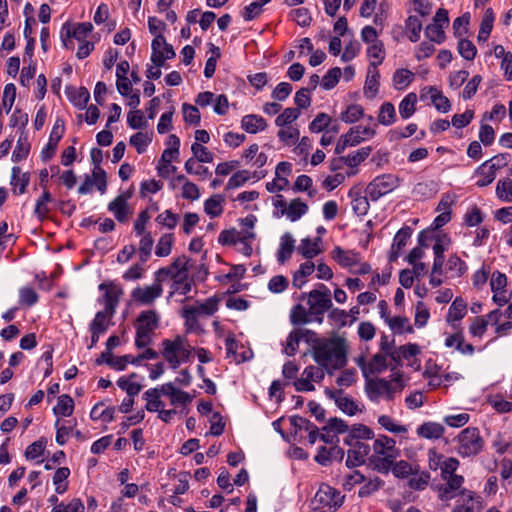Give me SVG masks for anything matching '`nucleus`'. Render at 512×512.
<instances>
[{"instance_id": "obj_11", "label": "nucleus", "mask_w": 512, "mask_h": 512, "mask_svg": "<svg viewBox=\"0 0 512 512\" xmlns=\"http://www.w3.org/2000/svg\"><path fill=\"white\" fill-rule=\"evenodd\" d=\"M159 353L151 348L146 349L143 353L134 357L132 355H123L116 358L115 369L118 371L125 370L128 363L139 364L143 360L157 359Z\"/></svg>"}, {"instance_id": "obj_8", "label": "nucleus", "mask_w": 512, "mask_h": 512, "mask_svg": "<svg viewBox=\"0 0 512 512\" xmlns=\"http://www.w3.org/2000/svg\"><path fill=\"white\" fill-rule=\"evenodd\" d=\"M162 286L160 283H154L151 286L146 287H136L132 291V298L144 305L152 304L156 298L160 297L162 294Z\"/></svg>"}, {"instance_id": "obj_1", "label": "nucleus", "mask_w": 512, "mask_h": 512, "mask_svg": "<svg viewBox=\"0 0 512 512\" xmlns=\"http://www.w3.org/2000/svg\"><path fill=\"white\" fill-rule=\"evenodd\" d=\"M347 352L346 339L336 337L314 346L313 358L321 367L341 369L347 365Z\"/></svg>"}, {"instance_id": "obj_17", "label": "nucleus", "mask_w": 512, "mask_h": 512, "mask_svg": "<svg viewBox=\"0 0 512 512\" xmlns=\"http://www.w3.org/2000/svg\"><path fill=\"white\" fill-rule=\"evenodd\" d=\"M396 457L397 453H389V455L385 456L375 455L371 456L369 461L374 470L382 474H388L392 470Z\"/></svg>"}, {"instance_id": "obj_55", "label": "nucleus", "mask_w": 512, "mask_h": 512, "mask_svg": "<svg viewBox=\"0 0 512 512\" xmlns=\"http://www.w3.org/2000/svg\"><path fill=\"white\" fill-rule=\"evenodd\" d=\"M368 56L377 59V62H371L370 66L376 68L384 60V45L381 41L375 42L367 50Z\"/></svg>"}, {"instance_id": "obj_54", "label": "nucleus", "mask_w": 512, "mask_h": 512, "mask_svg": "<svg viewBox=\"0 0 512 512\" xmlns=\"http://www.w3.org/2000/svg\"><path fill=\"white\" fill-rule=\"evenodd\" d=\"M127 123L132 129H140L147 126V121L141 110L130 111L127 115Z\"/></svg>"}, {"instance_id": "obj_57", "label": "nucleus", "mask_w": 512, "mask_h": 512, "mask_svg": "<svg viewBox=\"0 0 512 512\" xmlns=\"http://www.w3.org/2000/svg\"><path fill=\"white\" fill-rule=\"evenodd\" d=\"M413 476L409 479V487L413 490H423L429 483L430 473L422 472L421 474H412Z\"/></svg>"}, {"instance_id": "obj_21", "label": "nucleus", "mask_w": 512, "mask_h": 512, "mask_svg": "<svg viewBox=\"0 0 512 512\" xmlns=\"http://www.w3.org/2000/svg\"><path fill=\"white\" fill-rule=\"evenodd\" d=\"M396 442L394 439L386 436L380 435L373 444V450L378 456L389 455V453H397L398 451L395 447Z\"/></svg>"}, {"instance_id": "obj_53", "label": "nucleus", "mask_w": 512, "mask_h": 512, "mask_svg": "<svg viewBox=\"0 0 512 512\" xmlns=\"http://www.w3.org/2000/svg\"><path fill=\"white\" fill-rule=\"evenodd\" d=\"M38 301V294L33 288L24 287L19 291V302L21 305H26L28 307L33 306Z\"/></svg>"}, {"instance_id": "obj_13", "label": "nucleus", "mask_w": 512, "mask_h": 512, "mask_svg": "<svg viewBox=\"0 0 512 512\" xmlns=\"http://www.w3.org/2000/svg\"><path fill=\"white\" fill-rule=\"evenodd\" d=\"M446 484L438 487L439 498L442 501H448L454 497V492L459 490L464 482V478L461 475L449 476L445 479Z\"/></svg>"}, {"instance_id": "obj_23", "label": "nucleus", "mask_w": 512, "mask_h": 512, "mask_svg": "<svg viewBox=\"0 0 512 512\" xmlns=\"http://www.w3.org/2000/svg\"><path fill=\"white\" fill-rule=\"evenodd\" d=\"M308 211L306 203L302 202L299 198L293 199L288 208L282 210V214H286L291 221H297Z\"/></svg>"}, {"instance_id": "obj_41", "label": "nucleus", "mask_w": 512, "mask_h": 512, "mask_svg": "<svg viewBox=\"0 0 512 512\" xmlns=\"http://www.w3.org/2000/svg\"><path fill=\"white\" fill-rule=\"evenodd\" d=\"M21 174V169L18 166L12 168V180L11 184L15 187L19 186V194H23L26 191V187L29 184V175L27 173Z\"/></svg>"}, {"instance_id": "obj_35", "label": "nucleus", "mask_w": 512, "mask_h": 512, "mask_svg": "<svg viewBox=\"0 0 512 512\" xmlns=\"http://www.w3.org/2000/svg\"><path fill=\"white\" fill-rule=\"evenodd\" d=\"M414 79V73L408 69H397L393 75V83L396 89L407 87Z\"/></svg>"}, {"instance_id": "obj_40", "label": "nucleus", "mask_w": 512, "mask_h": 512, "mask_svg": "<svg viewBox=\"0 0 512 512\" xmlns=\"http://www.w3.org/2000/svg\"><path fill=\"white\" fill-rule=\"evenodd\" d=\"M371 151L372 147L370 146L362 147L355 153L345 156V164L350 167H356L370 155Z\"/></svg>"}, {"instance_id": "obj_52", "label": "nucleus", "mask_w": 512, "mask_h": 512, "mask_svg": "<svg viewBox=\"0 0 512 512\" xmlns=\"http://www.w3.org/2000/svg\"><path fill=\"white\" fill-rule=\"evenodd\" d=\"M184 121L193 125H198L201 120L200 112L196 106L184 103L182 105Z\"/></svg>"}, {"instance_id": "obj_34", "label": "nucleus", "mask_w": 512, "mask_h": 512, "mask_svg": "<svg viewBox=\"0 0 512 512\" xmlns=\"http://www.w3.org/2000/svg\"><path fill=\"white\" fill-rule=\"evenodd\" d=\"M224 198L221 195H213L209 199H207L204 203L205 212L211 217H218L222 214V202Z\"/></svg>"}, {"instance_id": "obj_6", "label": "nucleus", "mask_w": 512, "mask_h": 512, "mask_svg": "<svg viewBox=\"0 0 512 512\" xmlns=\"http://www.w3.org/2000/svg\"><path fill=\"white\" fill-rule=\"evenodd\" d=\"M344 496L331 486L322 484L318 489L314 502L318 503L322 508L328 507L331 512L336 511L343 503Z\"/></svg>"}, {"instance_id": "obj_36", "label": "nucleus", "mask_w": 512, "mask_h": 512, "mask_svg": "<svg viewBox=\"0 0 512 512\" xmlns=\"http://www.w3.org/2000/svg\"><path fill=\"white\" fill-rule=\"evenodd\" d=\"M388 367L386 354L381 352L377 353L368 363L369 375L382 373Z\"/></svg>"}, {"instance_id": "obj_14", "label": "nucleus", "mask_w": 512, "mask_h": 512, "mask_svg": "<svg viewBox=\"0 0 512 512\" xmlns=\"http://www.w3.org/2000/svg\"><path fill=\"white\" fill-rule=\"evenodd\" d=\"M332 258L342 267H352L359 264V254L353 250H344L341 247H335L332 252Z\"/></svg>"}, {"instance_id": "obj_39", "label": "nucleus", "mask_w": 512, "mask_h": 512, "mask_svg": "<svg viewBox=\"0 0 512 512\" xmlns=\"http://www.w3.org/2000/svg\"><path fill=\"white\" fill-rule=\"evenodd\" d=\"M425 35L431 42H435L437 44H440L445 40V32L442 24L440 23H431L427 25Z\"/></svg>"}, {"instance_id": "obj_22", "label": "nucleus", "mask_w": 512, "mask_h": 512, "mask_svg": "<svg viewBox=\"0 0 512 512\" xmlns=\"http://www.w3.org/2000/svg\"><path fill=\"white\" fill-rule=\"evenodd\" d=\"M290 321L294 326H298L308 324L314 320L309 308L306 309L303 305L297 304L291 310Z\"/></svg>"}, {"instance_id": "obj_38", "label": "nucleus", "mask_w": 512, "mask_h": 512, "mask_svg": "<svg viewBox=\"0 0 512 512\" xmlns=\"http://www.w3.org/2000/svg\"><path fill=\"white\" fill-rule=\"evenodd\" d=\"M300 110L298 108H286L275 120L278 127H286L298 119Z\"/></svg>"}, {"instance_id": "obj_28", "label": "nucleus", "mask_w": 512, "mask_h": 512, "mask_svg": "<svg viewBox=\"0 0 512 512\" xmlns=\"http://www.w3.org/2000/svg\"><path fill=\"white\" fill-rule=\"evenodd\" d=\"M74 401L72 397L67 394H63L58 397L57 405L53 408L55 415L68 417L73 413Z\"/></svg>"}, {"instance_id": "obj_59", "label": "nucleus", "mask_w": 512, "mask_h": 512, "mask_svg": "<svg viewBox=\"0 0 512 512\" xmlns=\"http://www.w3.org/2000/svg\"><path fill=\"white\" fill-rule=\"evenodd\" d=\"M117 385L120 389L125 390L127 395L131 398L138 395L142 389V385L139 383L129 382L126 377H121L117 381Z\"/></svg>"}, {"instance_id": "obj_62", "label": "nucleus", "mask_w": 512, "mask_h": 512, "mask_svg": "<svg viewBox=\"0 0 512 512\" xmlns=\"http://www.w3.org/2000/svg\"><path fill=\"white\" fill-rule=\"evenodd\" d=\"M470 15L465 13L460 17H457L453 22L454 35L457 38L462 37L467 33V26L469 25Z\"/></svg>"}, {"instance_id": "obj_37", "label": "nucleus", "mask_w": 512, "mask_h": 512, "mask_svg": "<svg viewBox=\"0 0 512 512\" xmlns=\"http://www.w3.org/2000/svg\"><path fill=\"white\" fill-rule=\"evenodd\" d=\"M405 27L410 32L409 40L411 42H417L420 38L422 30V22L417 16H409L405 22Z\"/></svg>"}, {"instance_id": "obj_20", "label": "nucleus", "mask_w": 512, "mask_h": 512, "mask_svg": "<svg viewBox=\"0 0 512 512\" xmlns=\"http://www.w3.org/2000/svg\"><path fill=\"white\" fill-rule=\"evenodd\" d=\"M444 432V426L436 422H425L417 429L418 436L426 439H439Z\"/></svg>"}, {"instance_id": "obj_30", "label": "nucleus", "mask_w": 512, "mask_h": 512, "mask_svg": "<svg viewBox=\"0 0 512 512\" xmlns=\"http://www.w3.org/2000/svg\"><path fill=\"white\" fill-rule=\"evenodd\" d=\"M396 121V111L395 107L391 102H385L381 105L379 114H378V122L385 126H390Z\"/></svg>"}, {"instance_id": "obj_64", "label": "nucleus", "mask_w": 512, "mask_h": 512, "mask_svg": "<svg viewBox=\"0 0 512 512\" xmlns=\"http://www.w3.org/2000/svg\"><path fill=\"white\" fill-rule=\"evenodd\" d=\"M46 446V441L41 438L30 444L25 450V457L27 459H35L42 455Z\"/></svg>"}, {"instance_id": "obj_27", "label": "nucleus", "mask_w": 512, "mask_h": 512, "mask_svg": "<svg viewBox=\"0 0 512 512\" xmlns=\"http://www.w3.org/2000/svg\"><path fill=\"white\" fill-rule=\"evenodd\" d=\"M429 93L431 101L438 111L446 113L450 110L451 103L449 99L442 94L441 91H439L436 87L431 86L429 87Z\"/></svg>"}, {"instance_id": "obj_15", "label": "nucleus", "mask_w": 512, "mask_h": 512, "mask_svg": "<svg viewBox=\"0 0 512 512\" xmlns=\"http://www.w3.org/2000/svg\"><path fill=\"white\" fill-rule=\"evenodd\" d=\"M66 95L78 109L83 110L87 107L90 99V93L86 87L75 88L73 86L66 87Z\"/></svg>"}, {"instance_id": "obj_19", "label": "nucleus", "mask_w": 512, "mask_h": 512, "mask_svg": "<svg viewBox=\"0 0 512 512\" xmlns=\"http://www.w3.org/2000/svg\"><path fill=\"white\" fill-rule=\"evenodd\" d=\"M295 249V240L293 236L286 232L281 237L280 247L277 253V260L280 264H284L288 259L291 258V255Z\"/></svg>"}, {"instance_id": "obj_3", "label": "nucleus", "mask_w": 512, "mask_h": 512, "mask_svg": "<svg viewBox=\"0 0 512 512\" xmlns=\"http://www.w3.org/2000/svg\"><path fill=\"white\" fill-rule=\"evenodd\" d=\"M458 453L462 457L475 456L481 452L484 446V440L480 432L475 427H468L458 435Z\"/></svg>"}, {"instance_id": "obj_18", "label": "nucleus", "mask_w": 512, "mask_h": 512, "mask_svg": "<svg viewBox=\"0 0 512 512\" xmlns=\"http://www.w3.org/2000/svg\"><path fill=\"white\" fill-rule=\"evenodd\" d=\"M241 127L248 133L255 134L258 131H263L267 127L266 120L259 115L249 114L245 115L241 120Z\"/></svg>"}, {"instance_id": "obj_48", "label": "nucleus", "mask_w": 512, "mask_h": 512, "mask_svg": "<svg viewBox=\"0 0 512 512\" xmlns=\"http://www.w3.org/2000/svg\"><path fill=\"white\" fill-rule=\"evenodd\" d=\"M447 270L453 272L454 276L460 277L466 272L467 266L460 257H458L456 254H453L447 261Z\"/></svg>"}, {"instance_id": "obj_29", "label": "nucleus", "mask_w": 512, "mask_h": 512, "mask_svg": "<svg viewBox=\"0 0 512 512\" xmlns=\"http://www.w3.org/2000/svg\"><path fill=\"white\" fill-rule=\"evenodd\" d=\"M379 78L380 74L376 68H373L372 71H368L364 86V93L368 98H374L376 96L379 88Z\"/></svg>"}, {"instance_id": "obj_60", "label": "nucleus", "mask_w": 512, "mask_h": 512, "mask_svg": "<svg viewBox=\"0 0 512 512\" xmlns=\"http://www.w3.org/2000/svg\"><path fill=\"white\" fill-rule=\"evenodd\" d=\"M250 179V173L247 170H241L234 173L226 186V189H234L242 186L244 183H246Z\"/></svg>"}, {"instance_id": "obj_5", "label": "nucleus", "mask_w": 512, "mask_h": 512, "mask_svg": "<svg viewBox=\"0 0 512 512\" xmlns=\"http://www.w3.org/2000/svg\"><path fill=\"white\" fill-rule=\"evenodd\" d=\"M396 186L397 178L391 174H384L376 177L368 184L366 193L371 200L377 201L380 197L391 192Z\"/></svg>"}, {"instance_id": "obj_56", "label": "nucleus", "mask_w": 512, "mask_h": 512, "mask_svg": "<svg viewBox=\"0 0 512 512\" xmlns=\"http://www.w3.org/2000/svg\"><path fill=\"white\" fill-rule=\"evenodd\" d=\"M412 235V229L408 226L401 228L395 235L392 246L393 248H397L398 250H402L407 241L410 239Z\"/></svg>"}, {"instance_id": "obj_12", "label": "nucleus", "mask_w": 512, "mask_h": 512, "mask_svg": "<svg viewBox=\"0 0 512 512\" xmlns=\"http://www.w3.org/2000/svg\"><path fill=\"white\" fill-rule=\"evenodd\" d=\"M90 157H91V161L94 165L93 176L94 177L99 176L101 178V183L97 184V189L101 193H104L107 188V177H106V172L100 167V164L103 160V152L99 148H92L90 151Z\"/></svg>"}, {"instance_id": "obj_10", "label": "nucleus", "mask_w": 512, "mask_h": 512, "mask_svg": "<svg viewBox=\"0 0 512 512\" xmlns=\"http://www.w3.org/2000/svg\"><path fill=\"white\" fill-rule=\"evenodd\" d=\"M131 197V194L119 195L113 201L108 204V210L112 212L118 222L124 223L128 220L131 211L129 210L127 200Z\"/></svg>"}, {"instance_id": "obj_32", "label": "nucleus", "mask_w": 512, "mask_h": 512, "mask_svg": "<svg viewBox=\"0 0 512 512\" xmlns=\"http://www.w3.org/2000/svg\"><path fill=\"white\" fill-rule=\"evenodd\" d=\"M113 318L104 310L98 311L90 323L89 330H96L97 332L105 333L109 327V321Z\"/></svg>"}, {"instance_id": "obj_9", "label": "nucleus", "mask_w": 512, "mask_h": 512, "mask_svg": "<svg viewBox=\"0 0 512 512\" xmlns=\"http://www.w3.org/2000/svg\"><path fill=\"white\" fill-rule=\"evenodd\" d=\"M159 325V319L154 310L142 311L136 319V332L154 334Z\"/></svg>"}, {"instance_id": "obj_25", "label": "nucleus", "mask_w": 512, "mask_h": 512, "mask_svg": "<svg viewBox=\"0 0 512 512\" xmlns=\"http://www.w3.org/2000/svg\"><path fill=\"white\" fill-rule=\"evenodd\" d=\"M386 386V379L377 378V379H368L366 382L365 390L371 401L377 402L379 397L383 394L384 388Z\"/></svg>"}, {"instance_id": "obj_4", "label": "nucleus", "mask_w": 512, "mask_h": 512, "mask_svg": "<svg viewBox=\"0 0 512 512\" xmlns=\"http://www.w3.org/2000/svg\"><path fill=\"white\" fill-rule=\"evenodd\" d=\"M510 159V154L501 153L489 161L484 162L478 169L477 172L484 175L483 179L477 181V186L485 187L491 184L496 176V171L505 167Z\"/></svg>"}, {"instance_id": "obj_24", "label": "nucleus", "mask_w": 512, "mask_h": 512, "mask_svg": "<svg viewBox=\"0 0 512 512\" xmlns=\"http://www.w3.org/2000/svg\"><path fill=\"white\" fill-rule=\"evenodd\" d=\"M319 242H321V238L317 237L314 241L310 238H304L301 240V244L298 247V251L303 255V257L307 259H312L321 253V249L319 248Z\"/></svg>"}, {"instance_id": "obj_50", "label": "nucleus", "mask_w": 512, "mask_h": 512, "mask_svg": "<svg viewBox=\"0 0 512 512\" xmlns=\"http://www.w3.org/2000/svg\"><path fill=\"white\" fill-rule=\"evenodd\" d=\"M341 77V69L339 67L331 68L323 77L322 87L326 90L334 88Z\"/></svg>"}, {"instance_id": "obj_49", "label": "nucleus", "mask_w": 512, "mask_h": 512, "mask_svg": "<svg viewBox=\"0 0 512 512\" xmlns=\"http://www.w3.org/2000/svg\"><path fill=\"white\" fill-rule=\"evenodd\" d=\"M364 116V110L360 105H350L341 113V120L346 123H354Z\"/></svg>"}, {"instance_id": "obj_58", "label": "nucleus", "mask_w": 512, "mask_h": 512, "mask_svg": "<svg viewBox=\"0 0 512 512\" xmlns=\"http://www.w3.org/2000/svg\"><path fill=\"white\" fill-rule=\"evenodd\" d=\"M52 200L51 194L48 191H44L40 199L37 200L34 213L37 217L42 220L46 217L49 212L47 203Z\"/></svg>"}, {"instance_id": "obj_2", "label": "nucleus", "mask_w": 512, "mask_h": 512, "mask_svg": "<svg viewBox=\"0 0 512 512\" xmlns=\"http://www.w3.org/2000/svg\"><path fill=\"white\" fill-rule=\"evenodd\" d=\"M307 305L315 322L321 324L324 314L332 308L331 291L324 284H318L317 289L307 294Z\"/></svg>"}, {"instance_id": "obj_43", "label": "nucleus", "mask_w": 512, "mask_h": 512, "mask_svg": "<svg viewBox=\"0 0 512 512\" xmlns=\"http://www.w3.org/2000/svg\"><path fill=\"white\" fill-rule=\"evenodd\" d=\"M302 333L299 331V329H294L290 332V334L287 337L286 341V347H285V353L288 356H293L298 350L299 343L302 340Z\"/></svg>"}, {"instance_id": "obj_45", "label": "nucleus", "mask_w": 512, "mask_h": 512, "mask_svg": "<svg viewBox=\"0 0 512 512\" xmlns=\"http://www.w3.org/2000/svg\"><path fill=\"white\" fill-rule=\"evenodd\" d=\"M457 49L459 54L468 61L473 60L477 54L476 46L468 39H460Z\"/></svg>"}, {"instance_id": "obj_16", "label": "nucleus", "mask_w": 512, "mask_h": 512, "mask_svg": "<svg viewBox=\"0 0 512 512\" xmlns=\"http://www.w3.org/2000/svg\"><path fill=\"white\" fill-rule=\"evenodd\" d=\"M219 299L216 296L209 297L197 307L186 306L184 312L189 314L213 315L218 310Z\"/></svg>"}, {"instance_id": "obj_61", "label": "nucleus", "mask_w": 512, "mask_h": 512, "mask_svg": "<svg viewBox=\"0 0 512 512\" xmlns=\"http://www.w3.org/2000/svg\"><path fill=\"white\" fill-rule=\"evenodd\" d=\"M178 220V215L173 213L171 210H166L156 217V221L160 225L166 226L169 229L175 228L178 223Z\"/></svg>"}, {"instance_id": "obj_26", "label": "nucleus", "mask_w": 512, "mask_h": 512, "mask_svg": "<svg viewBox=\"0 0 512 512\" xmlns=\"http://www.w3.org/2000/svg\"><path fill=\"white\" fill-rule=\"evenodd\" d=\"M417 95L407 94L399 104V113L403 119L410 118L416 111Z\"/></svg>"}, {"instance_id": "obj_47", "label": "nucleus", "mask_w": 512, "mask_h": 512, "mask_svg": "<svg viewBox=\"0 0 512 512\" xmlns=\"http://www.w3.org/2000/svg\"><path fill=\"white\" fill-rule=\"evenodd\" d=\"M152 141L148 133L137 132L130 138V144L136 149L139 154L145 152L147 145Z\"/></svg>"}, {"instance_id": "obj_46", "label": "nucleus", "mask_w": 512, "mask_h": 512, "mask_svg": "<svg viewBox=\"0 0 512 512\" xmlns=\"http://www.w3.org/2000/svg\"><path fill=\"white\" fill-rule=\"evenodd\" d=\"M173 241V234H164L161 236L156 246L155 254L158 257L168 256L171 253Z\"/></svg>"}, {"instance_id": "obj_31", "label": "nucleus", "mask_w": 512, "mask_h": 512, "mask_svg": "<svg viewBox=\"0 0 512 512\" xmlns=\"http://www.w3.org/2000/svg\"><path fill=\"white\" fill-rule=\"evenodd\" d=\"M93 30V25L90 22H83L76 25L71 30L65 26V35L67 38H75L78 41H85L86 36Z\"/></svg>"}, {"instance_id": "obj_7", "label": "nucleus", "mask_w": 512, "mask_h": 512, "mask_svg": "<svg viewBox=\"0 0 512 512\" xmlns=\"http://www.w3.org/2000/svg\"><path fill=\"white\" fill-rule=\"evenodd\" d=\"M99 290H105L104 298V311L108 312L110 316H114L116 308L123 295V289L117 286L114 282H104L99 285Z\"/></svg>"}, {"instance_id": "obj_63", "label": "nucleus", "mask_w": 512, "mask_h": 512, "mask_svg": "<svg viewBox=\"0 0 512 512\" xmlns=\"http://www.w3.org/2000/svg\"><path fill=\"white\" fill-rule=\"evenodd\" d=\"M330 123L331 119L326 113H319L310 123L309 129L311 132L318 133L327 128Z\"/></svg>"}, {"instance_id": "obj_42", "label": "nucleus", "mask_w": 512, "mask_h": 512, "mask_svg": "<svg viewBox=\"0 0 512 512\" xmlns=\"http://www.w3.org/2000/svg\"><path fill=\"white\" fill-rule=\"evenodd\" d=\"M191 151L196 162L210 163L213 161V154L200 143H193Z\"/></svg>"}, {"instance_id": "obj_33", "label": "nucleus", "mask_w": 512, "mask_h": 512, "mask_svg": "<svg viewBox=\"0 0 512 512\" xmlns=\"http://www.w3.org/2000/svg\"><path fill=\"white\" fill-rule=\"evenodd\" d=\"M466 310V302L461 297L455 298V300L452 302L449 308L448 320L459 321L463 319L464 316L466 315Z\"/></svg>"}, {"instance_id": "obj_44", "label": "nucleus", "mask_w": 512, "mask_h": 512, "mask_svg": "<svg viewBox=\"0 0 512 512\" xmlns=\"http://www.w3.org/2000/svg\"><path fill=\"white\" fill-rule=\"evenodd\" d=\"M497 197L505 202H512V180H499L496 187Z\"/></svg>"}, {"instance_id": "obj_51", "label": "nucleus", "mask_w": 512, "mask_h": 512, "mask_svg": "<svg viewBox=\"0 0 512 512\" xmlns=\"http://www.w3.org/2000/svg\"><path fill=\"white\" fill-rule=\"evenodd\" d=\"M336 405L341 411L347 413L350 416L355 415L358 411L357 404L352 398L347 396L341 395V397H338V399H336Z\"/></svg>"}]
</instances>
